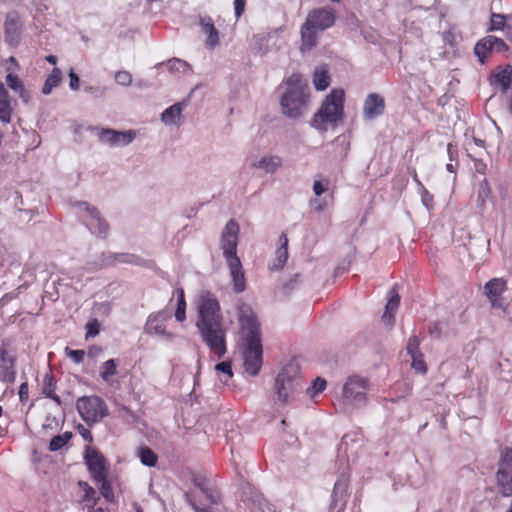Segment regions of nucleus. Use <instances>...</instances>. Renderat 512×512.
Instances as JSON below:
<instances>
[{
    "label": "nucleus",
    "mask_w": 512,
    "mask_h": 512,
    "mask_svg": "<svg viewBox=\"0 0 512 512\" xmlns=\"http://www.w3.org/2000/svg\"><path fill=\"white\" fill-rule=\"evenodd\" d=\"M239 225L231 219L227 222L221 237V248L226 260L238 258L236 254L238 244Z\"/></svg>",
    "instance_id": "obj_10"
},
{
    "label": "nucleus",
    "mask_w": 512,
    "mask_h": 512,
    "mask_svg": "<svg viewBox=\"0 0 512 512\" xmlns=\"http://www.w3.org/2000/svg\"><path fill=\"white\" fill-rule=\"evenodd\" d=\"M433 200V196L424 188V192L422 194V201L426 207H430V203Z\"/></svg>",
    "instance_id": "obj_57"
},
{
    "label": "nucleus",
    "mask_w": 512,
    "mask_h": 512,
    "mask_svg": "<svg viewBox=\"0 0 512 512\" xmlns=\"http://www.w3.org/2000/svg\"><path fill=\"white\" fill-rule=\"evenodd\" d=\"M344 101V90L333 89L311 119V126L320 132L327 131L329 127L336 128L344 118Z\"/></svg>",
    "instance_id": "obj_2"
},
{
    "label": "nucleus",
    "mask_w": 512,
    "mask_h": 512,
    "mask_svg": "<svg viewBox=\"0 0 512 512\" xmlns=\"http://www.w3.org/2000/svg\"><path fill=\"white\" fill-rule=\"evenodd\" d=\"M499 491L503 497L512 496V448L504 447L500 450V460L496 472Z\"/></svg>",
    "instance_id": "obj_8"
},
{
    "label": "nucleus",
    "mask_w": 512,
    "mask_h": 512,
    "mask_svg": "<svg viewBox=\"0 0 512 512\" xmlns=\"http://www.w3.org/2000/svg\"><path fill=\"white\" fill-rule=\"evenodd\" d=\"M103 353V348L98 345H90L87 349V356L91 359H97Z\"/></svg>",
    "instance_id": "obj_49"
},
{
    "label": "nucleus",
    "mask_w": 512,
    "mask_h": 512,
    "mask_svg": "<svg viewBox=\"0 0 512 512\" xmlns=\"http://www.w3.org/2000/svg\"><path fill=\"white\" fill-rule=\"evenodd\" d=\"M62 79V72L59 68H54L51 74L45 80L42 88V93L48 95L52 90L59 85Z\"/></svg>",
    "instance_id": "obj_31"
},
{
    "label": "nucleus",
    "mask_w": 512,
    "mask_h": 512,
    "mask_svg": "<svg viewBox=\"0 0 512 512\" xmlns=\"http://www.w3.org/2000/svg\"><path fill=\"white\" fill-rule=\"evenodd\" d=\"M326 388V381L320 377H317L310 387L306 389V393L310 397H314L319 393H322Z\"/></svg>",
    "instance_id": "obj_38"
},
{
    "label": "nucleus",
    "mask_w": 512,
    "mask_h": 512,
    "mask_svg": "<svg viewBox=\"0 0 512 512\" xmlns=\"http://www.w3.org/2000/svg\"><path fill=\"white\" fill-rule=\"evenodd\" d=\"M428 330L431 335H434L436 337L441 336L442 330L440 327V323H438V322L431 323L428 327Z\"/></svg>",
    "instance_id": "obj_54"
},
{
    "label": "nucleus",
    "mask_w": 512,
    "mask_h": 512,
    "mask_svg": "<svg viewBox=\"0 0 512 512\" xmlns=\"http://www.w3.org/2000/svg\"><path fill=\"white\" fill-rule=\"evenodd\" d=\"M118 360L108 359L99 367V377L108 385L114 384V376L117 374Z\"/></svg>",
    "instance_id": "obj_22"
},
{
    "label": "nucleus",
    "mask_w": 512,
    "mask_h": 512,
    "mask_svg": "<svg viewBox=\"0 0 512 512\" xmlns=\"http://www.w3.org/2000/svg\"><path fill=\"white\" fill-rule=\"evenodd\" d=\"M168 65H169V69L171 71L176 70V71H183L184 72L188 68V64L185 61L180 60V59H176V58L170 60Z\"/></svg>",
    "instance_id": "obj_47"
},
{
    "label": "nucleus",
    "mask_w": 512,
    "mask_h": 512,
    "mask_svg": "<svg viewBox=\"0 0 512 512\" xmlns=\"http://www.w3.org/2000/svg\"><path fill=\"white\" fill-rule=\"evenodd\" d=\"M368 386V379L359 376H352L344 385L343 395L345 398L351 400H364Z\"/></svg>",
    "instance_id": "obj_12"
},
{
    "label": "nucleus",
    "mask_w": 512,
    "mask_h": 512,
    "mask_svg": "<svg viewBox=\"0 0 512 512\" xmlns=\"http://www.w3.org/2000/svg\"><path fill=\"white\" fill-rule=\"evenodd\" d=\"M78 206L89 213L91 219L95 222V224H91L95 232L101 237H106L109 231V224L101 217L99 210L87 202H79Z\"/></svg>",
    "instance_id": "obj_17"
},
{
    "label": "nucleus",
    "mask_w": 512,
    "mask_h": 512,
    "mask_svg": "<svg viewBox=\"0 0 512 512\" xmlns=\"http://www.w3.org/2000/svg\"><path fill=\"white\" fill-rule=\"evenodd\" d=\"M115 81L123 86H128L132 82V75L128 71H118L115 74Z\"/></svg>",
    "instance_id": "obj_45"
},
{
    "label": "nucleus",
    "mask_w": 512,
    "mask_h": 512,
    "mask_svg": "<svg viewBox=\"0 0 512 512\" xmlns=\"http://www.w3.org/2000/svg\"><path fill=\"white\" fill-rule=\"evenodd\" d=\"M69 78H70L69 87L72 90H77L79 88L80 80H79V77L77 76V74L73 70L70 71Z\"/></svg>",
    "instance_id": "obj_52"
},
{
    "label": "nucleus",
    "mask_w": 512,
    "mask_h": 512,
    "mask_svg": "<svg viewBox=\"0 0 512 512\" xmlns=\"http://www.w3.org/2000/svg\"><path fill=\"white\" fill-rule=\"evenodd\" d=\"M389 299L385 307V312L382 316V320L384 323L392 325L394 323V314L397 311L400 304V295L396 289L393 287L389 292Z\"/></svg>",
    "instance_id": "obj_21"
},
{
    "label": "nucleus",
    "mask_w": 512,
    "mask_h": 512,
    "mask_svg": "<svg viewBox=\"0 0 512 512\" xmlns=\"http://www.w3.org/2000/svg\"><path fill=\"white\" fill-rule=\"evenodd\" d=\"M16 379L15 359L9 356L6 348H0V380L12 383Z\"/></svg>",
    "instance_id": "obj_15"
},
{
    "label": "nucleus",
    "mask_w": 512,
    "mask_h": 512,
    "mask_svg": "<svg viewBox=\"0 0 512 512\" xmlns=\"http://www.w3.org/2000/svg\"><path fill=\"white\" fill-rule=\"evenodd\" d=\"M420 346V339L416 335H412L409 337L406 350L407 354L411 357L417 354H421V351L419 349Z\"/></svg>",
    "instance_id": "obj_42"
},
{
    "label": "nucleus",
    "mask_w": 512,
    "mask_h": 512,
    "mask_svg": "<svg viewBox=\"0 0 512 512\" xmlns=\"http://www.w3.org/2000/svg\"><path fill=\"white\" fill-rule=\"evenodd\" d=\"M203 31L207 34L206 44L209 48H214L219 44V32L215 28L213 20L208 17L201 19L200 22Z\"/></svg>",
    "instance_id": "obj_23"
},
{
    "label": "nucleus",
    "mask_w": 512,
    "mask_h": 512,
    "mask_svg": "<svg viewBox=\"0 0 512 512\" xmlns=\"http://www.w3.org/2000/svg\"><path fill=\"white\" fill-rule=\"evenodd\" d=\"M76 408L83 421L88 425L95 424L108 415L107 404L97 395L78 398Z\"/></svg>",
    "instance_id": "obj_7"
},
{
    "label": "nucleus",
    "mask_w": 512,
    "mask_h": 512,
    "mask_svg": "<svg viewBox=\"0 0 512 512\" xmlns=\"http://www.w3.org/2000/svg\"><path fill=\"white\" fill-rule=\"evenodd\" d=\"M192 507L196 512H212L210 508L207 507H199L195 503H192Z\"/></svg>",
    "instance_id": "obj_59"
},
{
    "label": "nucleus",
    "mask_w": 512,
    "mask_h": 512,
    "mask_svg": "<svg viewBox=\"0 0 512 512\" xmlns=\"http://www.w3.org/2000/svg\"><path fill=\"white\" fill-rule=\"evenodd\" d=\"M134 258H135V256L132 254H129V253H114V254H110L107 257V261L110 264H114L117 262L132 263Z\"/></svg>",
    "instance_id": "obj_40"
},
{
    "label": "nucleus",
    "mask_w": 512,
    "mask_h": 512,
    "mask_svg": "<svg viewBox=\"0 0 512 512\" xmlns=\"http://www.w3.org/2000/svg\"><path fill=\"white\" fill-rule=\"evenodd\" d=\"M85 328H86L85 338L86 339L93 338V337L97 336L100 332L99 321L97 319H91L87 322Z\"/></svg>",
    "instance_id": "obj_43"
},
{
    "label": "nucleus",
    "mask_w": 512,
    "mask_h": 512,
    "mask_svg": "<svg viewBox=\"0 0 512 512\" xmlns=\"http://www.w3.org/2000/svg\"><path fill=\"white\" fill-rule=\"evenodd\" d=\"M507 289V282L502 278H493L485 286V295L490 300L492 306L499 305V298Z\"/></svg>",
    "instance_id": "obj_18"
},
{
    "label": "nucleus",
    "mask_w": 512,
    "mask_h": 512,
    "mask_svg": "<svg viewBox=\"0 0 512 512\" xmlns=\"http://www.w3.org/2000/svg\"><path fill=\"white\" fill-rule=\"evenodd\" d=\"M205 493L207 499L210 500L213 504H218L220 502V496L209 489H202Z\"/></svg>",
    "instance_id": "obj_53"
},
{
    "label": "nucleus",
    "mask_w": 512,
    "mask_h": 512,
    "mask_svg": "<svg viewBox=\"0 0 512 512\" xmlns=\"http://www.w3.org/2000/svg\"><path fill=\"white\" fill-rule=\"evenodd\" d=\"M507 16L499 13H492L490 18L489 31L505 30L506 31Z\"/></svg>",
    "instance_id": "obj_37"
},
{
    "label": "nucleus",
    "mask_w": 512,
    "mask_h": 512,
    "mask_svg": "<svg viewBox=\"0 0 512 512\" xmlns=\"http://www.w3.org/2000/svg\"><path fill=\"white\" fill-rule=\"evenodd\" d=\"M313 84L316 90L323 91L330 85V76L327 66L323 65L315 69Z\"/></svg>",
    "instance_id": "obj_25"
},
{
    "label": "nucleus",
    "mask_w": 512,
    "mask_h": 512,
    "mask_svg": "<svg viewBox=\"0 0 512 512\" xmlns=\"http://www.w3.org/2000/svg\"><path fill=\"white\" fill-rule=\"evenodd\" d=\"M512 68L507 65L504 69L493 74V81L501 86L503 92H505L511 83Z\"/></svg>",
    "instance_id": "obj_29"
},
{
    "label": "nucleus",
    "mask_w": 512,
    "mask_h": 512,
    "mask_svg": "<svg viewBox=\"0 0 512 512\" xmlns=\"http://www.w3.org/2000/svg\"><path fill=\"white\" fill-rule=\"evenodd\" d=\"M86 464L93 480H103L108 477L106 460L96 449L88 446L85 451Z\"/></svg>",
    "instance_id": "obj_11"
},
{
    "label": "nucleus",
    "mask_w": 512,
    "mask_h": 512,
    "mask_svg": "<svg viewBox=\"0 0 512 512\" xmlns=\"http://www.w3.org/2000/svg\"><path fill=\"white\" fill-rule=\"evenodd\" d=\"M217 372L226 374L228 377L233 376L232 365L230 361H222L215 366Z\"/></svg>",
    "instance_id": "obj_48"
},
{
    "label": "nucleus",
    "mask_w": 512,
    "mask_h": 512,
    "mask_svg": "<svg viewBox=\"0 0 512 512\" xmlns=\"http://www.w3.org/2000/svg\"><path fill=\"white\" fill-rule=\"evenodd\" d=\"M196 327L210 352L221 359L227 352L226 328L219 301L210 293L200 298Z\"/></svg>",
    "instance_id": "obj_1"
},
{
    "label": "nucleus",
    "mask_w": 512,
    "mask_h": 512,
    "mask_svg": "<svg viewBox=\"0 0 512 512\" xmlns=\"http://www.w3.org/2000/svg\"><path fill=\"white\" fill-rule=\"evenodd\" d=\"M138 456L141 463L148 467H154L158 462V455L147 446L141 447L139 449Z\"/></svg>",
    "instance_id": "obj_32"
},
{
    "label": "nucleus",
    "mask_w": 512,
    "mask_h": 512,
    "mask_svg": "<svg viewBox=\"0 0 512 512\" xmlns=\"http://www.w3.org/2000/svg\"><path fill=\"white\" fill-rule=\"evenodd\" d=\"M492 52L493 46L491 35L479 40L474 47V53L482 64L486 62L487 58L490 56Z\"/></svg>",
    "instance_id": "obj_24"
},
{
    "label": "nucleus",
    "mask_w": 512,
    "mask_h": 512,
    "mask_svg": "<svg viewBox=\"0 0 512 512\" xmlns=\"http://www.w3.org/2000/svg\"><path fill=\"white\" fill-rule=\"evenodd\" d=\"M385 111V100L377 93H370L363 104V116L365 119L373 120L381 116Z\"/></svg>",
    "instance_id": "obj_13"
},
{
    "label": "nucleus",
    "mask_w": 512,
    "mask_h": 512,
    "mask_svg": "<svg viewBox=\"0 0 512 512\" xmlns=\"http://www.w3.org/2000/svg\"><path fill=\"white\" fill-rule=\"evenodd\" d=\"M56 380L52 374H46L43 381V394L56 402L61 404L60 397L56 394Z\"/></svg>",
    "instance_id": "obj_28"
},
{
    "label": "nucleus",
    "mask_w": 512,
    "mask_h": 512,
    "mask_svg": "<svg viewBox=\"0 0 512 512\" xmlns=\"http://www.w3.org/2000/svg\"><path fill=\"white\" fill-rule=\"evenodd\" d=\"M286 91L281 97L280 104L283 114L289 118H299L305 112L310 94L306 84L302 83V76L293 73L285 81Z\"/></svg>",
    "instance_id": "obj_3"
},
{
    "label": "nucleus",
    "mask_w": 512,
    "mask_h": 512,
    "mask_svg": "<svg viewBox=\"0 0 512 512\" xmlns=\"http://www.w3.org/2000/svg\"><path fill=\"white\" fill-rule=\"evenodd\" d=\"M170 319L171 315L164 310L150 314L144 327L145 332L149 335L160 336L165 340H172L175 334L167 330V323Z\"/></svg>",
    "instance_id": "obj_9"
},
{
    "label": "nucleus",
    "mask_w": 512,
    "mask_h": 512,
    "mask_svg": "<svg viewBox=\"0 0 512 512\" xmlns=\"http://www.w3.org/2000/svg\"><path fill=\"white\" fill-rule=\"evenodd\" d=\"M28 391H29V388H28V383L27 382H23L21 385H20V388H19V398L21 401H25L28 399Z\"/></svg>",
    "instance_id": "obj_55"
},
{
    "label": "nucleus",
    "mask_w": 512,
    "mask_h": 512,
    "mask_svg": "<svg viewBox=\"0 0 512 512\" xmlns=\"http://www.w3.org/2000/svg\"><path fill=\"white\" fill-rule=\"evenodd\" d=\"M226 261L233 280L234 290L238 293L244 291L246 287V279L240 259L232 258L231 260L229 259Z\"/></svg>",
    "instance_id": "obj_19"
},
{
    "label": "nucleus",
    "mask_w": 512,
    "mask_h": 512,
    "mask_svg": "<svg viewBox=\"0 0 512 512\" xmlns=\"http://www.w3.org/2000/svg\"><path fill=\"white\" fill-rule=\"evenodd\" d=\"M335 20V12L331 8H317L310 11L301 27L302 48L314 47L317 43V31L330 28Z\"/></svg>",
    "instance_id": "obj_5"
},
{
    "label": "nucleus",
    "mask_w": 512,
    "mask_h": 512,
    "mask_svg": "<svg viewBox=\"0 0 512 512\" xmlns=\"http://www.w3.org/2000/svg\"><path fill=\"white\" fill-rule=\"evenodd\" d=\"M446 169H447L449 172H452V173H453V172H455V167H454V165H453V164H451V163H448V164L446 165Z\"/></svg>",
    "instance_id": "obj_64"
},
{
    "label": "nucleus",
    "mask_w": 512,
    "mask_h": 512,
    "mask_svg": "<svg viewBox=\"0 0 512 512\" xmlns=\"http://www.w3.org/2000/svg\"><path fill=\"white\" fill-rule=\"evenodd\" d=\"M6 83L8 87L19 94V96L27 102L29 99V95L25 90L22 81L14 74L8 73L6 76Z\"/></svg>",
    "instance_id": "obj_30"
},
{
    "label": "nucleus",
    "mask_w": 512,
    "mask_h": 512,
    "mask_svg": "<svg viewBox=\"0 0 512 512\" xmlns=\"http://www.w3.org/2000/svg\"><path fill=\"white\" fill-rule=\"evenodd\" d=\"M301 376L298 367L286 365L277 375L274 383V393L282 404L291 401L295 394L301 389Z\"/></svg>",
    "instance_id": "obj_6"
},
{
    "label": "nucleus",
    "mask_w": 512,
    "mask_h": 512,
    "mask_svg": "<svg viewBox=\"0 0 512 512\" xmlns=\"http://www.w3.org/2000/svg\"><path fill=\"white\" fill-rule=\"evenodd\" d=\"M489 192H490L489 188L487 187V183L485 182L484 184L481 185V188L479 191V196L486 197V196H488Z\"/></svg>",
    "instance_id": "obj_58"
},
{
    "label": "nucleus",
    "mask_w": 512,
    "mask_h": 512,
    "mask_svg": "<svg viewBox=\"0 0 512 512\" xmlns=\"http://www.w3.org/2000/svg\"><path fill=\"white\" fill-rule=\"evenodd\" d=\"M281 165V159L278 156L263 157L254 167L263 169L267 173L274 172Z\"/></svg>",
    "instance_id": "obj_33"
},
{
    "label": "nucleus",
    "mask_w": 512,
    "mask_h": 512,
    "mask_svg": "<svg viewBox=\"0 0 512 512\" xmlns=\"http://www.w3.org/2000/svg\"><path fill=\"white\" fill-rule=\"evenodd\" d=\"M135 136V132L131 130L119 132L113 129H102L99 133L100 141L112 146L128 145L134 140Z\"/></svg>",
    "instance_id": "obj_14"
},
{
    "label": "nucleus",
    "mask_w": 512,
    "mask_h": 512,
    "mask_svg": "<svg viewBox=\"0 0 512 512\" xmlns=\"http://www.w3.org/2000/svg\"><path fill=\"white\" fill-rule=\"evenodd\" d=\"M506 38L512 42V25H507L506 31H505Z\"/></svg>",
    "instance_id": "obj_61"
},
{
    "label": "nucleus",
    "mask_w": 512,
    "mask_h": 512,
    "mask_svg": "<svg viewBox=\"0 0 512 512\" xmlns=\"http://www.w3.org/2000/svg\"><path fill=\"white\" fill-rule=\"evenodd\" d=\"M246 0H234V10L236 18H240L244 13Z\"/></svg>",
    "instance_id": "obj_51"
},
{
    "label": "nucleus",
    "mask_w": 512,
    "mask_h": 512,
    "mask_svg": "<svg viewBox=\"0 0 512 512\" xmlns=\"http://www.w3.org/2000/svg\"><path fill=\"white\" fill-rule=\"evenodd\" d=\"M94 481L96 483L100 484V492H101L102 496L106 500L112 501L113 497H114V494H113V491H112L111 484L108 481V477H104L103 480H94Z\"/></svg>",
    "instance_id": "obj_39"
},
{
    "label": "nucleus",
    "mask_w": 512,
    "mask_h": 512,
    "mask_svg": "<svg viewBox=\"0 0 512 512\" xmlns=\"http://www.w3.org/2000/svg\"><path fill=\"white\" fill-rule=\"evenodd\" d=\"M182 110V104L175 103L163 111V113L161 114V120L168 125L178 124L181 119Z\"/></svg>",
    "instance_id": "obj_27"
},
{
    "label": "nucleus",
    "mask_w": 512,
    "mask_h": 512,
    "mask_svg": "<svg viewBox=\"0 0 512 512\" xmlns=\"http://www.w3.org/2000/svg\"><path fill=\"white\" fill-rule=\"evenodd\" d=\"M177 308L175 311V318L178 322H183L186 319V301L183 289L177 291Z\"/></svg>",
    "instance_id": "obj_35"
},
{
    "label": "nucleus",
    "mask_w": 512,
    "mask_h": 512,
    "mask_svg": "<svg viewBox=\"0 0 512 512\" xmlns=\"http://www.w3.org/2000/svg\"><path fill=\"white\" fill-rule=\"evenodd\" d=\"M89 512H109V511L102 507L94 508V506H92V507H90Z\"/></svg>",
    "instance_id": "obj_63"
},
{
    "label": "nucleus",
    "mask_w": 512,
    "mask_h": 512,
    "mask_svg": "<svg viewBox=\"0 0 512 512\" xmlns=\"http://www.w3.org/2000/svg\"><path fill=\"white\" fill-rule=\"evenodd\" d=\"M11 112L8 92L4 85L0 83V121L3 123H9L11 121Z\"/></svg>",
    "instance_id": "obj_26"
},
{
    "label": "nucleus",
    "mask_w": 512,
    "mask_h": 512,
    "mask_svg": "<svg viewBox=\"0 0 512 512\" xmlns=\"http://www.w3.org/2000/svg\"><path fill=\"white\" fill-rule=\"evenodd\" d=\"M79 487L84 492V496L82 501L90 508L95 506L99 497H97V493L94 488H92L87 482L80 481L78 483Z\"/></svg>",
    "instance_id": "obj_34"
},
{
    "label": "nucleus",
    "mask_w": 512,
    "mask_h": 512,
    "mask_svg": "<svg viewBox=\"0 0 512 512\" xmlns=\"http://www.w3.org/2000/svg\"><path fill=\"white\" fill-rule=\"evenodd\" d=\"M340 488H341V483L340 482H336L335 485H334V488H333V493H332L333 502H335V498L337 497L338 491H339Z\"/></svg>",
    "instance_id": "obj_60"
},
{
    "label": "nucleus",
    "mask_w": 512,
    "mask_h": 512,
    "mask_svg": "<svg viewBox=\"0 0 512 512\" xmlns=\"http://www.w3.org/2000/svg\"><path fill=\"white\" fill-rule=\"evenodd\" d=\"M327 190V187L321 181H314L313 191L315 195L320 196Z\"/></svg>",
    "instance_id": "obj_56"
},
{
    "label": "nucleus",
    "mask_w": 512,
    "mask_h": 512,
    "mask_svg": "<svg viewBox=\"0 0 512 512\" xmlns=\"http://www.w3.org/2000/svg\"><path fill=\"white\" fill-rule=\"evenodd\" d=\"M411 367L421 373V374H425L427 372V366H426V363H425V360H424V357H423V354H417V355H414V356H411Z\"/></svg>",
    "instance_id": "obj_41"
},
{
    "label": "nucleus",
    "mask_w": 512,
    "mask_h": 512,
    "mask_svg": "<svg viewBox=\"0 0 512 512\" xmlns=\"http://www.w3.org/2000/svg\"><path fill=\"white\" fill-rule=\"evenodd\" d=\"M77 430L85 441L88 443L93 442V435L89 429L85 428L82 424H79Z\"/></svg>",
    "instance_id": "obj_50"
},
{
    "label": "nucleus",
    "mask_w": 512,
    "mask_h": 512,
    "mask_svg": "<svg viewBox=\"0 0 512 512\" xmlns=\"http://www.w3.org/2000/svg\"><path fill=\"white\" fill-rule=\"evenodd\" d=\"M243 329L246 330L244 334L246 346L243 351L244 369L249 375L256 376L259 374L263 363L260 328L256 318L249 317Z\"/></svg>",
    "instance_id": "obj_4"
},
{
    "label": "nucleus",
    "mask_w": 512,
    "mask_h": 512,
    "mask_svg": "<svg viewBox=\"0 0 512 512\" xmlns=\"http://www.w3.org/2000/svg\"><path fill=\"white\" fill-rule=\"evenodd\" d=\"M4 28L6 42L10 45L17 44L20 39L22 24L16 13H9L7 15Z\"/></svg>",
    "instance_id": "obj_16"
},
{
    "label": "nucleus",
    "mask_w": 512,
    "mask_h": 512,
    "mask_svg": "<svg viewBox=\"0 0 512 512\" xmlns=\"http://www.w3.org/2000/svg\"><path fill=\"white\" fill-rule=\"evenodd\" d=\"M72 437L71 432H65L61 435L54 436L49 443L50 451H58L64 447Z\"/></svg>",
    "instance_id": "obj_36"
},
{
    "label": "nucleus",
    "mask_w": 512,
    "mask_h": 512,
    "mask_svg": "<svg viewBox=\"0 0 512 512\" xmlns=\"http://www.w3.org/2000/svg\"><path fill=\"white\" fill-rule=\"evenodd\" d=\"M46 60H47L49 63L53 64V65H55V64L57 63V57H56V56H54V55H48V56H46Z\"/></svg>",
    "instance_id": "obj_62"
},
{
    "label": "nucleus",
    "mask_w": 512,
    "mask_h": 512,
    "mask_svg": "<svg viewBox=\"0 0 512 512\" xmlns=\"http://www.w3.org/2000/svg\"><path fill=\"white\" fill-rule=\"evenodd\" d=\"M491 39H492L493 51H496V52L508 51V49H509L508 45L505 43V41L503 39L495 37V36H491Z\"/></svg>",
    "instance_id": "obj_46"
},
{
    "label": "nucleus",
    "mask_w": 512,
    "mask_h": 512,
    "mask_svg": "<svg viewBox=\"0 0 512 512\" xmlns=\"http://www.w3.org/2000/svg\"><path fill=\"white\" fill-rule=\"evenodd\" d=\"M280 247L275 252V258L272 260L270 270H281L288 260V237L286 233H282L279 237Z\"/></svg>",
    "instance_id": "obj_20"
},
{
    "label": "nucleus",
    "mask_w": 512,
    "mask_h": 512,
    "mask_svg": "<svg viewBox=\"0 0 512 512\" xmlns=\"http://www.w3.org/2000/svg\"><path fill=\"white\" fill-rule=\"evenodd\" d=\"M65 355L70 358L75 364H80L83 362L86 352L84 350H73L69 347H66Z\"/></svg>",
    "instance_id": "obj_44"
}]
</instances>
